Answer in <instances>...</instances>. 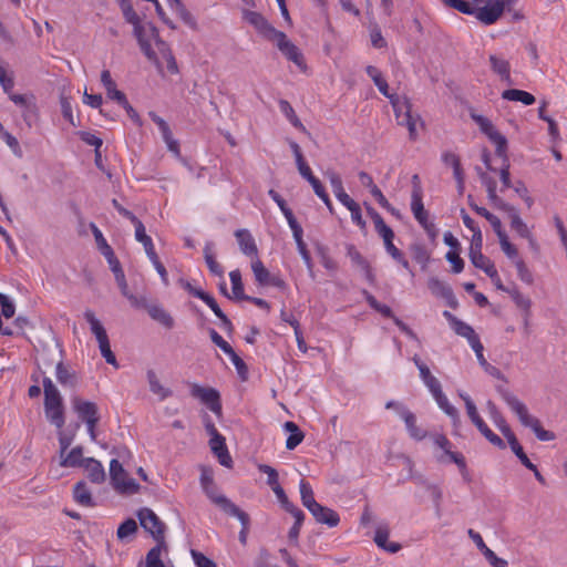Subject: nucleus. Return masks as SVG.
Wrapping results in <instances>:
<instances>
[{
  "instance_id": "nucleus-10",
  "label": "nucleus",
  "mask_w": 567,
  "mask_h": 567,
  "mask_svg": "<svg viewBox=\"0 0 567 567\" xmlns=\"http://www.w3.org/2000/svg\"><path fill=\"white\" fill-rule=\"evenodd\" d=\"M472 120L478 125L481 132L495 145V153L506 161L507 140L497 131L491 120L480 114H471Z\"/></svg>"
},
{
  "instance_id": "nucleus-19",
  "label": "nucleus",
  "mask_w": 567,
  "mask_h": 567,
  "mask_svg": "<svg viewBox=\"0 0 567 567\" xmlns=\"http://www.w3.org/2000/svg\"><path fill=\"white\" fill-rule=\"evenodd\" d=\"M105 259L107 260V264L110 266V269L112 270V272L114 274V277H115V280H116V284L122 292V295L124 297H128L131 296L132 293L130 292L128 290V285L126 282V279H125V274L122 269V266H121V262L120 260L117 259V257L115 256L114 251L111 254V255H107L105 257Z\"/></svg>"
},
{
  "instance_id": "nucleus-57",
  "label": "nucleus",
  "mask_w": 567,
  "mask_h": 567,
  "mask_svg": "<svg viewBox=\"0 0 567 567\" xmlns=\"http://www.w3.org/2000/svg\"><path fill=\"white\" fill-rule=\"evenodd\" d=\"M324 176L329 181L334 195L344 190L341 176L337 172L328 169L324 172Z\"/></svg>"
},
{
  "instance_id": "nucleus-4",
  "label": "nucleus",
  "mask_w": 567,
  "mask_h": 567,
  "mask_svg": "<svg viewBox=\"0 0 567 567\" xmlns=\"http://www.w3.org/2000/svg\"><path fill=\"white\" fill-rule=\"evenodd\" d=\"M444 4L468 16H474L485 25L494 24L503 16L502 0H494L489 6L476 7L465 0H442Z\"/></svg>"
},
{
  "instance_id": "nucleus-21",
  "label": "nucleus",
  "mask_w": 567,
  "mask_h": 567,
  "mask_svg": "<svg viewBox=\"0 0 567 567\" xmlns=\"http://www.w3.org/2000/svg\"><path fill=\"white\" fill-rule=\"evenodd\" d=\"M9 99L23 109L22 116L29 126H31V117L37 116L38 109L34 102L29 100L25 95L10 93Z\"/></svg>"
},
{
  "instance_id": "nucleus-15",
  "label": "nucleus",
  "mask_w": 567,
  "mask_h": 567,
  "mask_svg": "<svg viewBox=\"0 0 567 567\" xmlns=\"http://www.w3.org/2000/svg\"><path fill=\"white\" fill-rule=\"evenodd\" d=\"M122 11L125 20L134 27V34L137 38L142 50L150 56L151 45L143 39V27L138 14L135 12L132 4L127 2L122 3Z\"/></svg>"
},
{
  "instance_id": "nucleus-33",
  "label": "nucleus",
  "mask_w": 567,
  "mask_h": 567,
  "mask_svg": "<svg viewBox=\"0 0 567 567\" xmlns=\"http://www.w3.org/2000/svg\"><path fill=\"white\" fill-rule=\"evenodd\" d=\"M511 228L520 237L529 238L532 230L527 224L522 219L518 212L511 207L509 209Z\"/></svg>"
},
{
  "instance_id": "nucleus-61",
  "label": "nucleus",
  "mask_w": 567,
  "mask_h": 567,
  "mask_svg": "<svg viewBox=\"0 0 567 567\" xmlns=\"http://www.w3.org/2000/svg\"><path fill=\"white\" fill-rule=\"evenodd\" d=\"M209 336L213 341L225 354L233 352L231 346L215 330H209Z\"/></svg>"
},
{
  "instance_id": "nucleus-6",
  "label": "nucleus",
  "mask_w": 567,
  "mask_h": 567,
  "mask_svg": "<svg viewBox=\"0 0 567 567\" xmlns=\"http://www.w3.org/2000/svg\"><path fill=\"white\" fill-rule=\"evenodd\" d=\"M504 400L509 409L517 415L519 422L529 427L539 441L547 442L555 440V434L551 431H547L542 426L540 421L530 415L527 406L515 395L505 394Z\"/></svg>"
},
{
  "instance_id": "nucleus-45",
  "label": "nucleus",
  "mask_w": 567,
  "mask_h": 567,
  "mask_svg": "<svg viewBox=\"0 0 567 567\" xmlns=\"http://www.w3.org/2000/svg\"><path fill=\"white\" fill-rule=\"evenodd\" d=\"M229 279L231 282V291L234 298L237 300H243L246 298L240 271L238 269L231 270L229 272Z\"/></svg>"
},
{
  "instance_id": "nucleus-25",
  "label": "nucleus",
  "mask_w": 567,
  "mask_h": 567,
  "mask_svg": "<svg viewBox=\"0 0 567 567\" xmlns=\"http://www.w3.org/2000/svg\"><path fill=\"white\" fill-rule=\"evenodd\" d=\"M390 530L388 526L380 525L375 529L374 534V543L382 549L395 554L401 549V545L399 543L389 542Z\"/></svg>"
},
{
  "instance_id": "nucleus-49",
  "label": "nucleus",
  "mask_w": 567,
  "mask_h": 567,
  "mask_svg": "<svg viewBox=\"0 0 567 567\" xmlns=\"http://www.w3.org/2000/svg\"><path fill=\"white\" fill-rule=\"evenodd\" d=\"M93 236L95 238L96 245L101 254L106 257L107 255H111L113 252L112 247L107 244L106 239L104 238L102 231L94 225H91Z\"/></svg>"
},
{
  "instance_id": "nucleus-13",
  "label": "nucleus",
  "mask_w": 567,
  "mask_h": 567,
  "mask_svg": "<svg viewBox=\"0 0 567 567\" xmlns=\"http://www.w3.org/2000/svg\"><path fill=\"white\" fill-rule=\"evenodd\" d=\"M141 526L148 532L155 539H161L164 534V524L157 515L150 508H142L137 513Z\"/></svg>"
},
{
  "instance_id": "nucleus-9",
  "label": "nucleus",
  "mask_w": 567,
  "mask_h": 567,
  "mask_svg": "<svg viewBox=\"0 0 567 567\" xmlns=\"http://www.w3.org/2000/svg\"><path fill=\"white\" fill-rule=\"evenodd\" d=\"M190 395L206 405L218 419L223 416V405L219 392L212 386H203L198 383H187Z\"/></svg>"
},
{
  "instance_id": "nucleus-31",
  "label": "nucleus",
  "mask_w": 567,
  "mask_h": 567,
  "mask_svg": "<svg viewBox=\"0 0 567 567\" xmlns=\"http://www.w3.org/2000/svg\"><path fill=\"white\" fill-rule=\"evenodd\" d=\"M55 378L63 386L74 388L78 378L74 371L70 370L63 362H59L55 367Z\"/></svg>"
},
{
  "instance_id": "nucleus-22",
  "label": "nucleus",
  "mask_w": 567,
  "mask_h": 567,
  "mask_svg": "<svg viewBox=\"0 0 567 567\" xmlns=\"http://www.w3.org/2000/svg\"><path fill=\"white\" fill-rule=\"evenodd\" d=\"M492 71L505 82H511V64L507 59L499 54H491L488 58Z\"/></svg>"
},
{
  "instance_id": "nucleus-55",
  "label": "nucleus",
  "mask_w": 567,
  "mask_h": 567,
  "mask_svg": "<svg viewBox=\"0 0 567 567\" xmlns=\"http://www.w3.org/2000/svg\"><path fill=\"white\" fill-rule=\"evenodd\" d=\"M449 262L452 264V271L460 274L464 269V260L460 256V250H449L445 255Z\"/></svg>"
},
{
  "instance_id": "nucleus-20",
  "label": "nucleus",
  "mask_w": 567,
  "mask_h": 567,
  "mask_svg": "<svg viewBox=\"0 0 567 567\" xmlns=\"http://www.w3.org/2000/svg\"><path fill=\"white\" fill-rule=\"evenodd\" d=\"M309 512L317 523L328 525L329 527H336L340 522L339 514L336 511L324 507L319 503L318 507L311 508Z\"/></svg>"
},
{
  "instance_id": "nucleus-8",
  "label": "nucleus",
  "mask_w": 567,
  "mask_h": 567,
  "mask_svg": "<svg viewBox=\"0 0 567 567\" xmlns=\"http://www.w3.org/2000/svg\"><path fill=\"white\" fill-rule=\"evenodd\" d=\"M411 212L426 233L434 230V224L429 220V213L423 205V192L417 175L412 176Z\"/></svg>"
},
{
  "instance_id": "nucleus-24",
  "label": "nucleus",
  "mask_w": 567,
  "mask_h": 567,
  "mask_svg": "<svg viewBox=\"0 0 567 567\" xmlns=\"http://www.w3.org/2000/svg\"><path fill=\"white\" fill-rule=\"evenodd\" d=\"M85 472L87 478L94 484H101L105 481V471L101 462L93 457H86L85 463L82 466Z\"/></svg>"
},
{
  "instance_id": "nucleus-64",
  "label": "nucleus",
  "mask_w": 567,
  "mask_h": 567,
  "mask_svg": "<svg viewBox=\"0 0 567 567\" xmlns=\"http://www.w3.org/2000/svg\"><path fill=\"white\" fill-rule=\"evenodd\" d=\"M190 554H192V557H193V560H194L196 567H217L215 561L212 560L210 558L206 557L204 554H202L195 549H192Z\"/></svg>"
},
{
  "instance_id": "nucleus-30",
  "label": "nucleus",
  "mask_w": 567,
  "mask_h": 567,
  "mask_svg": "<svg viewBox=\"0 0 567 567\" xmlns=\"http://www.w3.org/2000/svg\"><path fill=\"white\" fill-rule=\"evenodd\" d=\"M60 457V465L62 467H82L85 463L83 449L81 446L73 447L70 452Z\"/></svg>"
},
{
  "instance_id": "nucleus-29",
  "label": "nucleus",
  "mask_w": 567,
  "mask_h": 567,
  "mask_svg": "<svg viewBox=\"0 0 567 567\" xmlns=\"http://www.w3.org/2000/svg\"><path fill=\"white\" fill-rule=\"evenodd\" d=\"M284 430L287 433H289V435L286 440V449L289 451H292L303 441L305 433L292 421H287L284 424Z\"/></svg>"
},
{
  "instance_id": "nucleus-18",
  "label": "nucleus",
  "mask_w": 567,
  "mask_h": 567,
  "mask_svg": "<svg viewBox=\"0 0 567 567\" xmlns=\"http://www.w3.org/2000/svg\"><path fill=\"white\" fill-rule=\"evenodd\" d=\"M235 237L244 255L251 257V259L258 257V248L255 238L248 229H237Z\"/></svg>"
},
{
  "instance_id": "nucleus-56",
  "label": "nucleus",
  "mask_w": 567,
  "mask_h": 567,
  "mask_svg": "<svg viewBox=\"0 0 567 567\" xmlns=\"http://www.w3.org/2000/svg\"><path fill=\"white\" fill-rule=\"evenodd\" d=\"M375 231L383 239L385 251L390 250V247L395 246L393 243L395 235H394L393 229L390 226L384 225V226L375 229Z\"/></svg>"
},
{
  "instance_id": "nucleus-54",
  "label": "nucleus",
  "mask_w": 567,
  "mask_h": 567,
  "mask_svg": "<svg viewBox=\"0 0 567 567\" xmlns=\"http://www.w3.org/2000/svg\"><path fill=\"white\" fill-rule=\"evenodd\" d=\"M386 252L392 257L393 260H395L405 270H408L412 277L414 276V272L410 266L409 260L405 258L404 254L396 246L390 247V250H386Z\"/></svg>"
},
{
  "instance_id": "nucleus-46",
  "label": "nucleus",
  "mask_w": 567,
  "mask_h": 567,
  "mask_svg": "<svg viewBox=\"0 0 567 567\" xmlns=\"http://www.w3.org/2000/svg\"><path fill=\"white\" fill-rule=\"evenodd\" d=\"M203 301L212 309V311L215 313V316L220 319V321L225 328H231L230 320L223 312V310L220 309V307L218 306V303L216 302L215 298L212 295H209V293L205 295V297L203 298Z\"/></svg>"
},
{
  "instance_id": "nucleus-17",
  "label": "nucleus",
  "mask_w": 567,
  "mask_h": 567,
  "mask_svg": "<svg viewBox=\"0 0 567 567\" xmlns=\"http://www.w3.org/2000/svg\"><path fill=\"white\" fill-rule=\"evenodd\" d=\"M398 414L405 423L409 435L416 440L422 441L426 437V431L416 425V416L405 406H398Z\"/></svg>"
},
{
  "instance_id": "nucleus-42",
  "label": "nucleus",
  "mask_w": 567,
  "mask_h": 567,
  "mask_svg": "<svg viewBox=\"0 0 567 567\" xmlns=\"http://www.w3.org/2000/svg\"><path fill=\"white\" fill-rule=\"evenodd\" d=\"M427 287L434 296L443 299H450L453 295L451 288L445 282L435 277H432L427 280Z\"/></svg>"
},
{
  "instance_id": "nucleus-51",
  "label": "nucleus",
  "mask_w": 567,
  "mask_h": 567,
  "mask_svg": "<svg viewBox=\"0 0 567 567\" xmlns=\"http://www.w3.org/2000/svg\"><path fill=\"white\" fill-rule=\"evenodd\" d=\"M258 471L267 475V484L271 489L280 485L278 472L272 466L267 464H258Z\"/></svg>"
},
{
  "instance_id": "nucleus-60",
  "label": "nucleus",
  "mask_w": 567,
  "mask_h": 567,
  "mask_svg": "<svg viewBox=\"0 0 567 567\" xmlns=\"http://www.w3.org/2000/svg\"><path fill=\"white\" fill-rule=\"evenodd\" d=\"M449 458L451 462H453L457 465L464 480L470 481L466 461H465V457L463 456V454L458 453V452H452L449 455Z\"/></svg>"
},
{
  "instance_id": "nucleus-14",
  "label": "nucleus",
  "mask_w": 567,
  "mask_h": 567,
  "mask_svg": "<svg viewBox=\"0 0 567 567\" xmlns=\"http://www.w3.org/2000/svg\"><path fill=\"white\" fill-rule=\"evenodd\" d=\"M209 439V447L213 454L217 457L220 465L231 468L233 467V458L229 454V451L226 445L225 437L218 432H213L208 434Z\"/></svg>"
},
{
  "instance_id": "nucleus-27",
  "label": "nucleus",
  "mask_w": 567,
  "mask_h": 567,
  "mask_svg": "<svg viewBox=\"0 0 567 567\" xmlns=\"http://www.w3.org/2000/svg\"><path fill=\"white\" fill-rule=\"evenodd\" d=\"M148 116L152 121L157 125L159 132L162 133L163 140L167 144L169 151L177 152V143L174 141L172 132L167 122L158 116L155 112H150Z\"/></svg>"
},
{
  "instance_id": "nucleus-53",
  "label": "nucleus",
  "mask_w": 567,
  "mask_h": 567,
  "mask_svg": "<svg viewBox=\"0 0 567 567\" xmlns=\"http://www.w3.org/2000/svg\"><path fill=\"white\" fill-rule=\"evenodd\" d=\"M512 299L517 308L524 311V313H527V317H530L532 300L529 297L519 291H514L512 293Z\"/></svg>"
},
{
  "instance_id": "nucleus-58",
  "label": "nucleus",
  "mask_w": 567,
  "mask_h": 567,
  "mask_svg": "<svg viewBox=\"0 0 567 567\" xmlns=\"http://www.w3.org/2000/svg\"><path fill=\"white\" fill-rule=\"evenodd\" d=\"M501 248L503 252L513 260H517L518 258V250L517 248L509 241L508 236H502V238L498 239Z\"/></svg>"
},
{
  "instance_id": "nucleus-59",
  "label": "nucleus",
  "mask_w": 567,
  "mask_h": 567,
  "mask_svg": "<svg viewBox=\"0 0 567 567\" xmlns=\"http://www.w3.org/2000/svg\"><path fill=\"white\" fill-rule=\"evenodd\" d=\"M0 135H1L2 140L6 142V144L10 147L12 153L18 157H21L22 151H21V147H20V144H19L17 137L13 136L11 133H9L6 130Z\"/></svg>"
},
{
  "instance_id": "nucleus-44",
  "label": "nucleus",
  "mask_w": 567,
  "mask_h": 567,
  "mask_svg": "<svg viewBox=\"0 0 567 567\" xmlns=\"http://www.w3.org/2000/svg\"><path fill=\"white\" fill-rule=\"evenodd\" d=\"M506 440H507L512 451L519 458L522 464L524 466H526L527 468H534V464L530 462V460L524 452V450H523L522 445L519 444V442L517 441L515 434L514 433L511 434L509 436L506 437Z\"/></svg>"
},
{
  "instance_id": "nucleus-36",
  "label": "nucleus",
  "mask_w": 567,
  "mask_h": 567,
  "mask_svg": "<svg viewBox=\"0 0 567 567\" xmlns=\"http://www.w3.org/2000/svg\"><path fill=\"white\" fill-rule=\"evenodd\" d=\"M502 97L507 101L520 102L524 105H532L536 101L532 93L518 89L505 90L502 93Z\"/></svg>"
},
{
  "instance_id": "nucleus-1",
  "label": "nucleus",
  "mask_w": 567,
  "mask_h": 567,
  "mask_svg": "<svg viewBox=\"0 0 567 567\" xmlns=\"http://www.w3.org/2000/svg\"><path fill=\"white\" fill-rule=\"evenodd\" d=\"M365 71L380 93L390 100L398 125L405 126L409 131L410 140L416 141L419 137L417 126H423V121L420 114L412 111L410 100L406 96L390 94L388 82L378 68L369 65Z\"/></svg>"
},
{
  "instance_id": "nucleus-50",
  "label": "nucleus",
  "mask_w": 567,
  "mask_h": 567,
  "mask_svg": "<svg viewBox=\"0 0 567 567\" xmlns=\"http://www.w3.org/2000/svg\"><path fill=\"white\" fill-rule=\"evenodd\" d=\"M162 547L156 545L146 555L144 567H165L161 559Z\"/></svg>"
},
{
  "instance_id": "nucleus-35",
  "label": "nucleus",
  "mask_w": 567,
  "mask_h": 567,
  "mask_svg": "<svg viewBox=\"0 0 567 567\" xmlns=\"http://www.w3.org/2000/svg\"><path fill=\"white\" fill-rule=\"evenodd\" d=\"M487 409L489 412V417L494 422V424L498 427V430L502 432V434L507 437L514 432L507 424L506 420L502 415V413L497 410L496 405L492 402H487Z\"/></svg>"
},
{
  "instance_id": "nucleus-7",
  "label": "nucleus",
  "mask_w": 567,
  "mask_h": 567,
  "mask_svg": "<svg viewBox=\"0 0 567 567\" xmlns=\"http://www.w3.org/2000/svg\"><path fill=\"white\" fill-rule=\"evenodd\" d=\"M84 318L87 321V323L90 324L92 333L96 338L101 355L105 359V361L109 364L113 365L114 368H118L116 357L111 349L109 336H107L106 330L104 329L103 324L95 317V313L90 309H87L84 312Z\"/></svg>"
},
{
  "instance_id": "nucleus-41",
  "label": "nucleus",
  "mask_w": 567,
  "mask_h": 567,
  "mask_svg": "<svg viewBox=\"0 0 567 567\" xmlns=\"http://www.w3.org/2000/svg\"><path fill=\"white\" fill-rule=\"evenodd\" d=\"M204 258H205V262H206L209 271L218 278H224V268L216 260L215 255L213 254V250H212L210 243H207L204 248Z\"/></svg>"
},
{
  "instance_id": "nucleus-43",
  "label": "nucleus",
  "mask_w": 567,
  "mask_h": 567,
  "mask_svg": "<svg viewBox=\"0 0 567 567\" xmlns=\"http://www.w3.org/2000/svg\"><path fill=\"white\" fill-rule=\"evenodd\" d=\"M280 112L287 117V120L298 130L306 132L305 125L301 123L299 117L297 116L291 104L286 100L279 101Z\"/></svg>"
},
{
  "instance_id": "nucleus-37",
  "label": "nucleus",
  "mask_w": 567,
  "mask_h": 567,
  "mask_svg": "<svg viewBox=\"0 0 567 567\" xmlns=\"http://www.w3.org/2000/svg\"><path fill=\"white\" fill-rule=\"evenodd\" d=\"M439 408L451 417L454 425L460 423V414L455 406H453L446 395L441 392L437 395L433 396Z\"/></svg>"
},
{
  "instance_id": "nucleus-62",
  "label": "nucleus",
  "mask_w": 567,
  "mask_h": 567,
  "mask_svg": "<svg viewBox=\"0 0 567 567\" xmlns=\"http://www.w3.org/2000/svg\"><path fill=\"white\" fill-rule=\"evenodd\" d=\"M351 214V220L354 225H357L362 231L367 229V221L362 217V212L360 205L357 203L354 206L348 209Z\"/></svg>"
},
{
  "instance_id": "nucleus-16",
  "label": "nucleus",
  "mask_w": 567,
  "mask_h": 567,
  "mask_svg": "<svg viewBox=\"0 0 567 567\" xmlns=\"http://www.w3.org/2000/svg\"><path fill=\"white\" fill-rule=\"evenodd\" d=\"M72 404L75 413L83 422L90 423L92 420L99 422L100 417L95 403L75 396L72 399Z\"/></svg>"
},
{
  "instance_id": "nucleus-28",
  "label": "nucleus",
  "mask_w": 567,
  "mask_h": 567,
  "mask_svg": "<svg viewBox=\"0 0 567 567\" xmlns=\"http://www.w3.org/2000/svg\"><path fill=\"white\" fill-rule=\"evenodd\" d=\"M73 498L75 503L84 507H93L95 505L91 489L85 482H78L73 487Z\"/></svg>"
},
{
  "instance_id": "nucleus-2",
  "label": "nucleus",
  "mask_w": 567,
  "mask_h": 567,
  "mask_svg": "<svg viewBox=\"0 0 567 567\" xmlns=\"http://www.w3.org/2000/svg\"><path fill=\"white\" fill-rule=\"evenodd\" d=\"M243 19L252 25L256 31L268 41H271L287 60L295 63L301 72L307 71L303 54L282 31L277 30L268 20L256 11L244 10Z\"/></svg>"
},
{
  "instance_id": "nucleus-11",
  "label": "nucleus",
  "mask_w": 567,
  "mask_h": 567,
  "mask_svg": "<svg viewBox=\"0 0 567 567\" xmlns=\"http://www.w3.org/2000/svg\"><path fill=\"white\" fill-rule=\"evenodd\" d=\"M110 478L114 489L118 493L134 494L140 488L136 481L127 475L116 458H113L110 463Z\"/></svg>"
},
{
  "instance_id": "nucleus-26",
  "label": "nucleus",
  "mask_w": 567,
  "mask_h": 567,
  "mask_svg": "<svg viewBox=\"0 0 567 567\" xmlns=\"http://www.w3.org/2000/svg\"><path fill=\"white\" fill-rule=\"evenodd\" d=\"M132 224L135 228V239L143 245L148 258H155V247L152 238L146 234L144 224L138 218L132 221Z\"/></svg>"
},
{
  "instance_id": "nucleus-3",
  "label": "nucleus",
  "mask_w": 567,
  "mask_h": 567,
  "mask_svg": "<svg viewBox=\"0 0 567 567\" xmlns=\"http://www.w3.org/2000/svg\"><path fill=\"white\" fill-rule=\"evenodd\" d=\"M200 485L206 496L229 516L237 517L244 527L248 524V514L223 495L214 482V471L210 467H202Z\"/></svg>"
},
{
  "instance_id": "nucleus-34",
  "label": "nucleus",
  "mask_w": 567,
  "mask_h": 567,
  "mask_svg": "<svg viewBox=\"0 0 567 567\" xmlns=\"http://www.w3.org/2000/svg\"><path fill=\"white\" fill-rule=\"evenodd\" d=\"M471 262L474 265V267L483 270L492 280L499 281L497 269L495 268L493 261L485 255L482 254L475 256Z\"/></svg>"
},
{
  "instance_id": "nucleus-5",
  "label": "nucleus",
  "mask_w": 567,
  "mask_h": 567,
  "mask_svg": "<svg viewBox=\"0 0 567 567\" xmlns=\"http://www.w3.org/2000/svg\"><path fill=\"white\" fill-rule=\"evenodd\" d=\"M42 385L45 417L52 425L61 430L65 424L63 398L49 377L43 378Z\"/></svg>"
},
{
  "instance_id": "nucleus-47",
  "label": "nucleus",
  "mask_w": 567,
  "mask_h": 567,
  "mask_svg": "<svg viewBox=\"0 0 567 567\" xmlns=\"http://www.w3.org/2000/svg\"><path fill=\"white\" fill-rule=\"evenodd\" d=\"M452 329L456 334L465 338L468 341V344L473 342L474 339L478 338L474 329L470 324L463 322L460 319L455 320V323L452 326Z\"/></svg>"
},
{
  "instance_id": "nucleus-40",
  "label": "nucleus",
  "mask_w": 567,
  "mask_h": 567,
  "mask_svg": "<svg viewBox=\"0 0 567 567\" xmlns=\"http://www.w3.org/2000/svg\"><path fill=\"white\" fill-rule=\"evenodd\" d=\"M480 178H481L482 184L485 186V188L487 190V197H488L489 202L497 207L503 205V202L498 197L497 192H496V188H497L496 181L493 177L488 176L486 173H482L480 175Z\"/></svg>"
},
{
  "instance_id": "nucleus-32",
  "label": "nucleus",
  "mask_w": 567,
  "mask_h": 567,
  "mask_svg": "<svg viewBox=\"0 0 567 567\" xmlns=\"http://www.w3.org/2000/svg\"><path fill=\"white\" fill-rule=\"evenodd\" d=\"M347 255L350 258L353 266L364 271L368 278H372V270L368 260L361 255V252L353 245L347 247Z\"/></svg>"
},
{
  "instance_id": "nucleus-23",
  "label": "nucleus",
  "mask_w": 567,
  "mask_h": 567,
  "mask_svg": "<svg viewBox=\"0 0 567 567\" xmlns=\"http://www.w3.org/2000/svg\"><path fill=\"white\" fill-rule=\"evenodd\" d=\"M442 162L446 166H451L453 168V175H454V178L457 182L458 192L463 193V189H464V175H463V169H462V166H461L460 157L455 153H453V152H444L442 154Z\"/></svg>"
},
{
  "instance_id": "nucleus-38",
  "label": "nucleus",
  "mask_w": 567,
  "mask_h": 567,
  "mask_svg": "<svg viewBox=\"0 0 567 567\" xmlns=\"http://www.w3.org/2000/svg\"><path fill=\"white\" fill-rule=\"evenodd\" d=\"M300 498L302 505L310 511L311 508L318 507V503L315 499L312 486L306 480H301L299 483Z\"/></svg>"
},
{
  "instance_id": "nucleus-52",
  "label": "nucleus",
  "mask_w": 567,
  "mask_h": 567,
  "mask_svg": "<svg viewBox=\"0 0 567 567\" xmlns=\"http://www.w3.org/2000/svg\"><path fill=\"white\" fill-rule=\"evenodd\" d=\"M137 530V524L133 518H128L125 522H123L116 532L117 538L123 540L132 535L135 534Z\"/></svg>"
},
{
  "instance_id": "nucleus-63",
  "label": "nucleus",
  "mask_w": 567,
  "mask_h": 567,
  "mask_svg": "<svg viewBox=\"0 0 567 567\" xmlns=\"http://www.w3.org/2000/svg\"><path fill=\"white\" fill-rule=\"evenodd\" d=\"M61 112L63 117L72 125L75 126L74 116L72 111L71 100L64 95L60 97Z\"/></svg>"
},
{
  "instance_id": "nucleus-48",
  "label": "nucleus",
  "mask_w": 567,
  "mask_h": 567,
  "mask_svg": "<svg viewBox=\"0 0 567 567\" xmlns=\"http://www.w3.org/2000/svg\"><path fill=\"white\" fill-rule=\"evenodd\" d=\"M147 379H148V383H150V389L151 391L156 394L161 400H164L166 399L168 395L172 394V392L164 388L159 381L157 380L156 378V374L154 371H148L147 372Z\"/></svg>"
},
{
  "instance_id": "nucleus-39",
  "label": "nucleus",
  "mask_w": 567,
  "mask_h": 567,
  "mask_svg": "<svg viewBox=\"0 0 567 567\" xmlns=\"http://www.w3.org/2000/svg\"><path fill=\"white\" fill-rule=\"evenodd\" d=\"M251 270L255 277V280L260 286H268V280L271 276L269 270L265 267L264 262L259 257L251 259Z\"/></svg>"
},
{
  "instance_id": "nucleus-12",
  "label": "nucleus",
  "mask_w": 567,
  "mask_h": 567,
  "mask_svg": "<svg viewBox=\"0 0 567 567\" xmlns=\"http://www.w3.org/2000/svg\"><path fill=\"white\" fill-rule=\"evenodd\" d=\"M132 307L136 309L147 310L150 317L161 323L165 328H172L174 326L173 318L157 303H150L146 297L134 296L133 293L127 297Z\"/></svg>"
}]
</instances>
